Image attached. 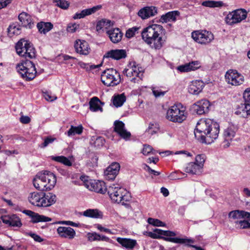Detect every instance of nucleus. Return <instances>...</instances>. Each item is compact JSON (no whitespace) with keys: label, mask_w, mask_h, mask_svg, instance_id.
I'll return each instance as SVG.
<instances>
[{"label":"nucleus","mask_w":250,"mask_h":250,"mask_svg":"<svg viewBox=\"0 0 250 250\" xmlns=\"http://www.w3.org/2000/svg\"><path fill=\"white\" fill-rule=\"evenodd\" d=\"M219 124L209 119H201L197 123L194 130L195 138L201 143L210 144L218 137Z\"/></svg>","instance_id":"obj_1"},{"label":"nucleus","mask_w":250,"mask_h":250,"mask_svg":"<svg viewBox=\"0 0 250 250\" xmlns=\"http://www.w3.org/2000/svg\"><path fill=\"white\" fill-rule=\"evenodd\" d=\"M166 30L162 25L154 24L144 28L141 32L143 40L152 48L160 49L166 41Z\"/></svg>","instance_id":"obj_2"},{"label":"nucleus","mask_w":250,"mask_h":250,"mask_svg":"<svg viewBox=\"0 0 250 250\" xmlns=\"http://www.w3.org/2000/svg\"><path fill=\"white\" fill-rule=\"evenodd\" d=\"M107 193L112 201L128 207L131 199L130 194L124 188L118 184H113L108 187Z\"/></svg>","instance_id":"obj_3"},{"label":"nucleus","mask_w":250,"mask_h":250,"mask_svg":"<svg viewBox=\"0 0 250 250\" xmlns=\"http://www.w3.org/2000/svg\"><path fill=\"white\" fill-rule=\"evenodd\" d=\"M154 233L149 232L148 233V236L153 238H158L159 235H164L166 236V237H163L165 240L177 244H183L187 243H194V240L188 238L187 237L183 238L173 237L176 235V233L174 231L163 230L156 229L154 230Z\"/></svg>","instance_id":"obj_4"},{"label":"nucleus","mask_w":250,"mask_h":250,"mask_svg":"<svg viewBox=\"0 0 250 250\" xmlns=\"http://www.w3.org/2000/svg\"><path fill=\"white\" fill-rule=\"evenodd\" d=\"M166 118L171 122L182 123L187 118L185 108L180 103L175 104L167 109Z\"/></svg>","instance_id":"obj_5"},{"label":"nucleus","mask_w":250,"mask_h":250,"mask_svg":"<svg viewBox=\"0 0 250 250\" xmlns=\"http://www.w3.org/2000/svg\"><path fill=\"white\" fill-rule=\"evenodd\" d=\"M16 69L21 77L27 81L33 80L37 73L35 64L32 62L27 60L18 64Z\"/></svg>","instance_id":"obj_6"},{"label":"nucleus","mask_w":250,"mask_h":250,"mask_svg":"<svg viewBox=\"0 0 250 250\" xmlns=\"http://www.w3.org/2000/svg\"><path fill=\"white\" fill-rule=\"evenodd\" d=\"M101 81L107 86H114L121 83V76L118 71L114 68L107 69L101 76Z\"/></svg>","instance_id":"obj_7"},{"label":"nucleus","mask_w":250,"mask_h":250,"mask_svg":"<svg viewBox=\"0 0 250 250\" xmlns=\"http://www.w3.org/2000/svg\"><path fill=\"white\" fill-rule=\"evenodd\" d=\"M17 53L25 58L32 59L36 57V50L33 44L28 41L21 39L16 45Z\"/></svg>","instance_id":"obj_8"},{"label":"nucleus","mask_w":250,"mask_h":250,"mask_svg":"<svg viewBox=\"0 0 250 250\" xmlns=\"http://www.w3.org/2000/svg\"><path fill=\"white\" fill-rule=\"evenodd\" d=\"M123 73L127 77H132L131 81L136 83L141 80V77L143 76V69L135 62H133L129 63L127 67L124 70Z\"/></svg>","instance_id":"obj_9"},{"label":"nucleus","mask_w":250,"mask_h":250,"mask_svg":"<svg viewBox=\"0 0 250 250\" xmlns=\"http://www.w3.org/2000/svg\"><path fill=\"white\" fill-rule=\"evenodd\" d=\"M247 16V12L246 10L238 9L229 12L225 18V21L227 24L232 25L240 22L245 20Z\"/></svg>","instance_id":"obj_10"},{"label":"nucleus","mask_w":250,"mask_h":250,"mask_svg":"<svg viewBox=\"0 0 250 250\" xmlns=\"http://www.w3.org/2000/svg\"><path fill=\"white\" fill-rule=\"evenodd\" d=\"M191 37L197 43L207 44L214 40V35L210 31L205 30H197L192 32Z\"/></svg>","instance_id":"obj_11"},{"label":"nucleus","mask_w":250,"mask_h":250,"mask_svg":"<svg viewBox=\"0 0 250 250\" xmlns=\"http://www.w3.org/2000/svg\"><path fill=\"white\" fill-rule=\"evenodd\" d=\"M226 82L232 85L238 86L244 82V77L235 70H229L225 74Z\"/></svg>","instance_id":"obj_12"},{"label":"nucleus","mask_w":250,"mask_h":250,"mask_svg":"<svg viewBox=\"0 0 250 250\" xmlns=\"http://www.w3.org/2000/svg\"><path fill=\"white\" fill-rule=\"evenodd\" d=\"M39 173L41 180L45 182L49 190L52 189L55 186L57 182L56 177L55 174L48 170L42 171Z\"/></svg>","instance_id":"obj_13"},{"label":"nucleus","mask_w":250,"mask_h":250,"mask_svg":"<svg viewBox=\"0 0 250 250\" xmlns=\"http://www.w3.org/2000/svg\"><path fill=\"white\" fill-rule=\"evenodd\" d=\"M114 130L122 139L127 141L131 137V133L127 131L125 127V124L121 121H115L114 123Z\"/></svg>","instance_id":"obj_14"},{"label":"nucleus","mask_w":250,"mask_h":250,"mask_svg":"<svg viewBox=\"0 0 250 250\" xmlns=\"http://www.w3.org/2000/svg\"><path fill=\"white\" fill-rule=\"evenodd\" d=\"M87 188L90 190L102 194H104L106 191H107L108 188L104 182L95 180H90L89 184L87 185Z\"/></svg>","instance_id":"obj_15"},{"label":"nucleus","mask_w":250,"mask_h":250,"mask_svg":"<svg viewBox=\"0 0 250 250\" xmlns=\"http://www.w3.org/2000/svg\"><path fill=\"white\" fill-rule=\"evenodd\" d=\"M210 106V103L208 100L202 99L194 104L193 108L197 114L203 115L209 111Z\"/></svg>","instance_id":"obj_16"},{"label":"nucleus","mask_w":250,"mask_h":250,"mask_svg":"<svg viewBox=\"0 0 250 250\" xmlns=\"http://www.w3.org/2000/svg\"><path fill=\"white\" fill-rule=\"evenodd\" d=\"M237 130V127L234 125H230L226 128L223 133L224 138V147H228L229 146V142L231 141L234 137L236 132Z\"/></svg>","instance_id":"obj_17"},{"label":"nucleus","mask_w":250,"mask_h":250,"mask_svg":"<svg viewBox=\"0 0 250 250\" xmlns=\"http://www.w3.org/2000/svg\"><path fill=\"white\" fill-rule=\"evenodd\" d=\"M120 166L118 163H113L108 166L104 171V176L107 180H113L118 175Z\"/></svg>","instance_id":"obj_18"},{"label":"nucleus","mask_w":250,"mask_h":250,"mask_svg":"<svg viewBox=\"0 0 250 250\" xmlns=\"http://www.w3.org/2000/svg\"><path fill=\"white\" fill-rule=\"evenodd\" d=\"M234 114L240 117L248 118L250 117V105L246 102L241 103L236 105Z\"/></svg>","instance_id":"obj_19"},{"label":"nucleus","mask_w":250,"mask_h":250,"mask_svg":"<svg viewBox=\"0 0 250 250\" xmlns=\"http://www.w3.org/2000/svg\"><path fill=\"white\" fill-rule=\"evenodd\" d=\"M1 220L3 223L10 226L20 228L22 225L21 219L16 214L2 216Z\"/></svg>","instance_id":"obj_20"},{"label":"nucleus","mask_w":250,"mask_h":250,"mask_svg":"<svg viewBox=\"0 0 250 250\" xmlns=\"http://www.w3.org/2000/svg\"><path fill=\"white\" fill-rule=\"evenodd\" d=\"M157 14V8L155 6H146L141 9L138 13V16L143 20L147 19L154 16Z\"/></svg>","instance_id":"obj_21"},{"label":"nucleus","mask_w":250,"mask_h":250,"mask_svg":"<svg viewBox=\"0 0 250 250\" xmlns=\"http://www.w3.org/2000/svg\"><path fill=\"white\" fill-rule=\"evenodd\" d=\"M59 235L64 238L73 239L76 235L75 230L71 227H59L57 229Z\"/></svg>","instance_id":"obj_22"},{"label":"nucleus","mask_w":250,"mask_h":250,"mask_svg":"<svg viewBox=\"0 0 250 250\" xmlns=\"http://www.w3.org/2000/svg\"><path fill=\"white\" fill-rule=\"evenodd\" d=\"M74 47L76 52L81 55H87L89 53L90 47L88 43L85 41H76Z\"/></svg>","instance_id":"obj_23"},{"label":"nucleus","mask_w":250,"mask_h":250,"mask_svg":"<svg viewBox=\"0 0 250 250\" xmlns=\"http://www.w3.org/2000/svg\"><path fill=\"white\" fill-rule=\"evenodd\" d=\"M228 217L230 220H235L243 218L250 220V213L243 210H235L229 212Z\"/></svg>","instance_id":"obj_24"},{"label":"nucleus","mask_w":250,"mask_h":250,"mask_svg":"<svg viewBox=\"0 0 250 250\" xmlns=\"http://www.w3.org/2000/svg\"><path fill=\"white\" fill-rule=\"evenodd\" d=\"M43 192H33L28 196L29 202L33 205L39 207H42Z\"/></svg>","instance_id":"obj_25"},{"label":"nucleus","mask_w":250,"mask_h":250,"mask_svg":"<svg viewBox=\"0 0 250 250\" xmlns=\"http://www.w3.org/2000/svg\"><path fill=\"white\" fill-rule=\"evenodd\" d=\"M41 207H48L55 204L57 200L56 196L52 193H43Z\"/></svg>","instance_id":"obj_26"},{"label":"nucleus","mask_w":250,"mask_h":250,"mask_svg":"<svg viewBox=\"0 0 250 250\" xmlns=\"http://www.w3.org/2000/svg\"><path fill=\"white\" fill-rule=\"evenodd\" d=\"M126 56V51L124 49L111 50L107 52L104 57L111 58L115 60H120L125 58Z\"/></svg>","instance_id":"obj_27"},{"label":"nucleus","mask_w":250,"mask_h":250,"mask_svg":"<svg viewBox=\"0 0 250 250\" xmlns=\"http://www.w3.org/2000/svg\"><path fill=\"white\" fill-rule=\"evenodd\" d=\"M110 41L114 43L120 42L123 37V34L119 28H114L106 32Z\"/></svg>","instance_id":"obj_28"},{"label":"nucleus","mask_w":250,"mask_h":250,"mask_svg":"<svg viewBox=\"0 0 250 250\" xmlns=\"http://www.w3.org/2000/svg\"><path fill=\"white\" fill-rule=\"evenodd\" d=\"M204 86V83L201 81H193L188 86V92L190 94L197 95L202 91Z\"/></svg>","instance_id":"obj_29"},{"label":"nucleus","mask_w":250,"mask_h":250,"mask_svg":"<svg viewBox=\"0 0 250 250\" xmlns=\"http://www.w3.org/2000/svg\"><path fill=\"white\" fill-rule=\"evenodd\" d=\"M180 15L178 11H172L167 12L161 16L160 21L163 23H167L169 21H176L177 17Z\"/></svg>","instance_id":"obj_30"},{"label":"nucleus","mask_w":250,"mask_h":250,"mask_svg":"<svg viewBox=\"0 0 250 250\" xmlns=\"http://www.w3.org/2000/svg\"><path fill=\"white\" fill-rule=\"evenodd\" d=\"M33 183L34 187L39 190L41 191H47L50 190L48 187H47V184L43 181H42L40 178V174L39 172L36 175V177L34 178L33 180Z\"/></svg>","instance_id":"obj_31"},{"label":"nucleus","mask_w":250,"mask_h":250,"mask_svg":"<svg viewBox=\"0 0 250 250\" xmlns=\"http://www.w3.org/2000/svg\"><path fill=\"white\" fill-rule=\"evenodd\" d=\"M117 241L126 249H132L137 244L136 240L125 238L118 237Z\"/></svg>","instance_id":"obj_32"},{"label":"nucleus","mask_w":250,"mask_h":250,"mask_svg":"<svg viewBox=\"0 0 250 250\" xmlns=\"http://www.w3.org/2000/svg\"><path fill=\"white\" fill-rule=\"evenodd\" d=\"M19 19L21 24L24 27L31 28L34 25L31 18L29 15L25 12H22L19 15Z\"/></svg>","instance_id":"obj_33"},{"label":"nucleus","mask_w":250,"mask_h":250,"mask_svg":"<svg viewBox=\"0 0 250 250\" xmlns=\"http://www.w3.org/2000/svg\"><path fill=\"white\" fill-rule=\"evenodd\" d=\"M37 27L40 33L45 34L53 28V25L50 22L41 21L38 23Z\"/></svg>","instance_id":"obj_34"},{"label":"nucleus","mask_w":250,"mask_h":250,"mask_svg":"<svg viewBox=\"0 0 250 250\" xmlns=\"http://www.w3.org/2000/svg\"><path fill=\"white\" fill-rule=\"evenodd\" d=\"M83 215L85 217L102 218L103 217L102 212L97 209H88L83 212Z\"/></svg>","instance_id":"obj_35"},{"label":"nucleus","mask_w":250,"mask_h":250,"mask_svg":"<svg viewBox=\"0 0 250 250\" xmlns=\"http://www.w3.org/2000/svg\"><path fill=\"white\" fill-rule=\"evenodd\" d=\"M112 103L113 105L116 107H119L123 105L124 103L126 101V97L125 93L121 94H117L113 96L112 98Z\"/></svg>","instance_id":"obj_36"},{"label":"nucleus","mask_w":250,"mask_h":250,"mask_svg":"<svg viewBox=\"0 0 250 250\" xmlns=\"http://www.w3.org/2000/svg\"><path fill=\"white\" fill-rule=\"evenodd\" d=\"M201 169L194 162L188 163L185 167V171L187 173L198 174L201 172Z\"/></svg>","instance_id":"obj_37"},{"label":"nucleus","mask_w":250,"mask_h":250,"mask_svg":"<svg viewBox=\"0 0 250 250\" xmlns=\"http://www.w3.org/2000/svg\"><path fill=\"white\" fill-rule=\"evenodd\" d=\"M203 6L209 8L222 7L226 4L222 1L206 0L202 3Z\"/></svg>","instance_id":"obj_38"},{"label":"nucleus","mask_w":250,"mask_h":250,"mask_svg":"<svg viewBox=\"0 0 250 250\" xmlns=\"http://www.w3.org/2000/svg\"><path fill=\"white\" fill-rule=\"evenodd\" d=\"M100 103V101L97 97H94L91 98L89 103L90 110L93 112H96L99 110H101L102 108L99 105Z\"/></svg>","instance_id":"obj_39"},{"label":"nucleus","mask_w":250,"mask_h":250,"mask_svg":"<svg viewBox=\"0 0 250 250\" xmlns=\"http://www.w3.org/2000/svg\"><path fill=\"white\" fill-rule=\"evenodd\" d=\"M31 222L33 223L42 222H49L51 220L50 218L42 215H40L39 214L35 212H34V214L31 217Z\"/></svg>","instance_id":"obj_40"},{"label":"nucleus","mask_w":250,"mask_h":250,"mask_svg":"<svg viewBox=\"0 0 250 250\" xmlns=\"http://www.w3.org/2000/svg\"><path fill=\"white\" fill-rule=\"evenodd\" d=\"M50 158L52 160L62 163L66 166H71L72 164L71 161L66 157L63 156H51Z\"/></svg>","instance_id":"obj_41"},{"label":"nucleus","mask_w":250,"mask_h":250,"mask_svg":"<svg viewBox=\"0 0 250 250\" xmlns=\"http://www.w3.org/2000/svg\"><path fill=\"white\" fill-rule=\"evenodd\" d=\"M88 239L89 241H108L109 240V238L104 236L101 235L99 234H98L96 232L89 233L88 234Z\"/></svg>","instance_id":"obj_42"},{"label":"nucleus","mask_w":250,"mask_h":250,"mask_svg":"<svg viewBox=\"0 0 250 250\" xmlns=\"http://www.w3.org/2000/svg\"><path fill=\"white\" fill-rule=\"evenodd\" d=\"M20 26L16 23L11 24L8 28L9 36L18 35L21 33Z\"/></svg>","instance_id":"obj_43"},{"label":"nucleus","mask_w":250,"mask_h":250,"mask_svg":"<svg viewBox=\"0 0 250 250\" xmlns=\"http://www.w3.org/2000/svg\"><path fill=\"white\" fill-rule=\"evenodd\" d=\"M83 130V127L82 125L78 126L71 125L69 129L67 131V135L71 136L76 134H81Z\"/></svg>","instance_id":"obj_44"},{"label":"nucleus","mask_w":250,"mask_h":250,"mask_svg":"<svg viewBox=\"0 0 250 250\" xmlns=\"http://www.w3.org/2000/svg\"><path fill=\"white\" fill-rule=\"evenodd\" d=\"M101 8L102 6L101 5H99L96 6H94L91 8L84 9L82 11L83 15L84 17L86 16L90 15L93 13H94L96 11L100 9Z\"/></svg>","instance_id":"obj_45"},{"label":"nucleus","mask_w":250,"mask_h":250,"mask_svg":"<svg viewBox=\"0 0 250 250\" xmlns=\"http://www.w3.org/2000/svg\"><path fill=\"white\" fill-rule=\"evenodd\" d=\"M140 27H133L127 30L125 33V37L127 38H131L139 33Z\"/></svg>","instance_id":"obj_46"},{"label":"nucleus","mask_w":250,"mask_h":250,"mask_svg":"<svg viewBox=\"0 0 250 250\" xmlns=\"http://www.w3.org/2000/svg\"><path fill=\"white\" fill-rule=\"evenodd\" d=\"M205 161V155L204 154H199L196 156L195 162L194 163L202 169Z\"/></svg>","instance_id":"obj_47"},{"label":"nucleus","mask_w":250,"mask_h":250,"mask_svg":"<svg viewBox=\"0 0 250 250\" xmlns=\"http://www.w3.org/2000/svg\"><path fill=\"white\" fill-rule=\"evenodd\" d=\"M147 222L150 225L157 227H164L166 225L165 223L162 222L160 220L152 218H148L147 219Z\"/></svg>","instance_id":"obj_48"},{"label":"nucleus","mask_w":250,"mask_h":250,"mask_svg":"<svg viewBox=\"0 0 250 250\" xmlns=\"http://www.w3.org/2000/svg\"><path fill=\"white\" fill-rule=\"evenodd\" d=\"M54 2L56 3V5L63 9H66L68 8L69 3L66 0H53Z\"/></svg>","instance_id":"obj_49"},{"label":"nucleus","mask_w":250,"mask_h":250,"mask_svg":"<svg viewBox=\"0 0 250 250\" xmlns=\"http://www.w3.org/2000/svg\"><path fill=\"white\" fill-rule=\"evenodd\" d=\"M235 223L238 225L237 228L242 229H246L250 228V223L246 220H240L239 221H236Z\"/></svg>","instance_id":"obj_50"},{"label":"nucleus","mask_w":250,"mask_h":250,"mask_svg":"<svg viewBox=\"0 0 250 250\" xmlns=\"http://www.w3.org/2000/svg\"><path fill=\"white\" fill-rule=\"evenodd\" d=\"M142 153L145 155H148L151 153L152 154H155V152L153 151L152 147L148 145H144L143 148L142 150Z\"/></svg>","instance_id":"obj_51"},{"label":"nucleus","mask_w":250,"mask_h":250,"mask_svg":"<svg viewBox=\"0 0 250 250\" xmlns=\"http://www.w3.org/2000/svg\"><path fill=\"white\" fill-rule=\"evenodd\" d=\"M188 64L189 65V68L190 71L195 70L201 67V63L200 62L197 61H192L191 62L188 63Z\"/></svg>","instance_id":"obj_52"},{"label":"nucleus","mask_w":250,"mask_h":250,"mask_svg":"<svg viewBox=\"0 0 250 250\" xmlns=\"http://www.w3.org/2000/svg\"><path fill=\"white\" fill-rule=\"evenodd\" d=\"M78 64L81 68L85 69L86 70L93 69L98 67V65H90L88 63H86L82 62H79Z\"/></svg>","instance_id":"obj_53"},{"label":"nucleus","mask_w":250,"mask_h":250,"mask_svg":"<svg viewBox=\"0 0 250 250\" xmlns=\"http://www.w3.org/2000/svg\"><path fill=\"white\" fill-rule=\"evenodd\" d=\"M80 25L76 23H69L67 27L66 30L68 32L73 33L75 32L79 28Z\"/></svg>","instance_id":"obj_54"},{"label":"nucleus","mask_w":250,"mask_h":250,"mask_svg":"<svg viewBox=\"0 0 250 250\" xmlns=\"http://www.w3.org/2000/svg\"><path fill=\"white\" fill-rule=\"evenodd\" d=\"M43 97L46 101L49 102H52L57 99V97L55 95H53L48 91L43 92Z\"/></svg>","instance_id":"obj_55"},{"label":"nucleus","mask_w":250,"mask_h":250,"mask_svg":"<svg viewBox=\"0 0 250 250\" xmlns=\"http://www.w3.org/2000/svg\"><path fill=\"white\" fill-rule=\"evenodd\" d=\"M56 140L55 138L51 137H47L44 139L43 143L41 146V147L44 148L46 147L49 144H52Z\"/></svg>","instance_id":"obj_56"},{"label":"nucleus","mask_w":250,"mask_h":250,"mask_svg":"<svg viewBox=\"0 0 250 250\" xmlns=\"http://www.w3.org/2000/svg\"><path fill=\"white\" fill-rule=\"evenodd\" d=\"M243 98L245 102L250 105V88H248L245 90L243 93Z\"/></svg>","instance_id":"obj_57"},{"label":"nucleus","mask_w":250,"mask_h":250,"mask_svg":"<svg viewBox=\"0 0 250 250\" xmlns=\"http://www.w3.org/2000/svg\"><path fill=\"white\" fill-rule=\"evenodd\" d=\"M104 142L105 140L103 137H98L94 142V145L95 146L100 147L104 145Z\"/></svg>","instance_id":"obj_58"},{"label":"nucleus","mask_w":250,"mask_h":250,"mask_svg":"<svg viewBox=\"0 0 250 250\" xmlns=\"http://www.w3.org/2000/svg\"><path fill=\"white\" fill-rule=\"evenodd\" d=\"M57 223L59 224L66 225L76 227H78L79 225V224L74 223L71 221H59Z\"/></svg>","instance_id":"obj_59"},{"label":"nucleus","mask_w":250,"mask_h":250,"mask_svg":"<svg viewBox=\"0 0 250 250\" xmlns=\"http://www.w3.org/2000/svg\"><path fill=\"white\" fill-rule=\"evenodd\" d=\"M189 65L187 63L185 64L184 65H181L177 67V69L182 72H189Z\"/></svg>","instance_id":"obj_60"},{"label":"nucleus","mask_w":250,"mask_h":250,"mask_svg":"<svg viewBox=\"0 0 250 250\" xmlns=\"http://www.w3.org/2000/svg\"><path fill=\"white\" fill-rule=\"evenodd\" d=\"M28 235L30 236L35 241L38 242H42L43 241V239L38 234H36L34 233L30 232L28 233Z\"/></svg>","instance_id":"obj_61"},{"label":"nucleus","mask_w":250,"mask_h":250,"mask_svg":"<svg viewBox=\"0 0 250 250\" xmlns=\"http://www.w3.org/2000/svg\"><path fill=\"white\" fill-rule=\"evenodd\" d=\"M107 21H105V19H103L99 21L96 25V29L97 31H99L103 28H104V24Z\"/></svg>","instance_id":"obj_62"},{"label":"nucleus","mask_w":250,"mask_h":250,"mask_svg":"<svg viewBox=\"0 0 250 250\" xmlns=\"http://www.w3.org/2000/svg\"><path fill=\"white\" fill-rule=\"evenodd\" d=\"M152 92L155 97H159L165 95L166 92L162 91L160 90H158L155 88L152 89Z\"/></svg>","instance_id":"obj_63"},{"label":"nucleus","mask_w":250,"mask_h":250,"mask_svg":"<svg viewBox=\"0 0 250 250\" xmlns=\"http://www.w3.org/2000/svg\"><path fill=\"white\" fill-rule=\"evenodd\" d=\"M20 122L24 124H27L30 123L31 119L27 116H21L20 118Z\"/></svg>","instance_id":"obj_64"}]
</instances>
